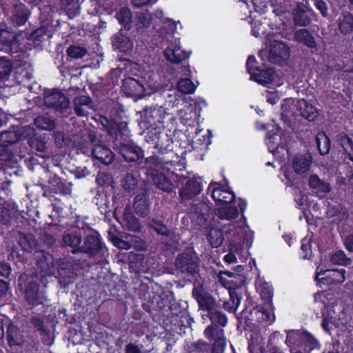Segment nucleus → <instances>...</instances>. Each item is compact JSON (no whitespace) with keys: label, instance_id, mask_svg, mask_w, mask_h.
<instances>
[{"label":"nucleus","instance_id":"obj_1","mask_svg":"<svg viewBox=\"0 0 353 353\" xmlns=\"http://www.w3.org/2000/svg\"><path fill=\"white\" fill-rule=\"evenodd\" d=\"M163 15L161 10H158L155 13L154 17H152L150 14H141L139 17V21L136 26L137 28L148 27L153 21L155 23H157V20L158 19L162 23L160 34L169 42L168 46L164 50L165 59L172 63H180L188 59L190 54L182 48L179 38L174 37L179 22H176L170 19L163 18Z\"/></svg>","mask_w":353,"mask_h":353},{"label":"nucleus","instance_id":"obj_2","mask_svg":"<svg viewBox=\"0 0 353 353\" xmlns=\"http://www.w3.org/2000/svg\"><path fill=\"white\" fill-rule=\"evenodd\" d=\"M168 115L162 105H153L145 108L141 116V124L148 130L147 141L151 142L154 148L162 152L169 150L172 143L168 136L161 132L164 119Z\"/></svg>","mask_w":353,"mask_h":353},{"label":"nucleus","instance_id":"obj_3","mask_svg":"<svg viewBox=\"0 0 353 353\" xmlns=\"http://www.w3.org/2000/svg\"><path fill=\"white\" fill-rule=\"evenodd\" d=\"M275 17H279V23L276 25L272 24L270 26L272 30H275L276 34H271L268 33L265 36V48L263 49L259 52V56L261 59L283 65L287 63L290 57V50L288 47L278 39L277 34L281 33V31L284 29L285 23L289 21L286 12L283 10L281 5L273 10Z\"/></svg>","mask_w":353,"mask_h":353},{"label":"nucleus","instance_id":"obj_4","mask_svg":"<svg viewBox=\"0 0 353 353\" xmlns=\"http://www.w3.org/2000/svg\"><path fill=\"white\" fill-rule=\"evenodd\" d=\"M124 65L134 75L141 76L143 79L142 81L133 78L125 79L123 83L122 89L126 95L141 99L163 89L162 85L153 75L141 70L139 64L125 61Z\"/></svg>","mask_w":353,"mask_h":353},{"label":"nucleus","instance_id":"obj_5","mask_svg":"<svg viewBox=\"0 0 353 353\" xmlns=\"http://www.w3.org/2000/svg\"><path fill=\"white\" fill-rule=\"evenodd\" d=\"M208 190L218 206L216 214L221 219L230 220L236 218L239 214L238 207L241 212L245 209L246 203L245 201L235 199L234 194L227 187L223 186L218 183H211Z\"/></svg>","mask_w":353,"mask_h":353},{"label":"nucleus","instance_id":"obj_6","mask_svg":"<svg viewBox=\"0 0 353 353\" xmlns=\"http://www.w3.org/2000/svg\"><path fill=\"white\" fill-rule=\"evenodd\" d=\"M258 128L268 130L265 143L269 152L279 161H285L289 156L288 145L291 140L290 134L281 130L274 123L262 124Z\"/></svg>","mask_w":353,"mask_h":353},{"label":"nucleus","instance_id":"obj_7","mask_svg":"<svg viewBox=\"0 0 353 353\" xmlns=\"http://www.w3.org/2000/svg\"><path fill=\"white\" fill-rule=\"evenodd\" d=\"M173 163L163 161L156 157H151L146 160V172L148 180L151 181L158 188L164 192H172L173 185L165 176V172H173Z\"/></svg>","mask_w":353,"mask_h":353},{"label":"nucleus","instance_id":"obj_8","mask_svg":"<svg viewBox=\"0 0 353 353\" xmlns=\"http://www.w3.org/2000/svg\"><path fill=\"white\" fill-rule=\"evenodd\" d=\"M256 63L255 57L249 56L247 60V70L251 80L263 85L272 84L279 87L283 84L282 77L272 68L261 69Z\"/></svg>","mask_w":353,"mask_h":353},{"label":"nucleus","instance_id":"obj_9","mask_svg":"<svg viewBox=\"0 0 353 353\" xmlns=\"http://www.w3.org/2000/svg\"><path fill=\"white\" fill-rule=\"evenodd\" d=\"M37 276L28 277L27 274H23L19 279V285L24 289L27 301L32 305L43 304L46 300L43 289L39 288L35 283Z\"/></svg>","mask_w":353,"mask_h":353},{"label":"nucleus","instance_id":"obj_10","mask_svg":"<svg viewBox=\"0 0 353 353\" xmlns=\"http://www.w3.org/2000/svg\"><path fill=\"white\" fill-rule=\"evenodd\" d=\"M246 6L250 8L251 3L254 10H250V18L251 21L250 23L252 24V34L254 37H259L263 34L264 27L262 26L261 21L263 19L261 15L265 14L268 10L267 2L264 0H242Z\"/></svg>","mask_w":353,"mask_h":353},{"label":"nucleus","instance_id":"obj_11","mask_svg":"<svg viewBox=\"0 0 353 353\" xmlns=\"http://www.w3.org/2000/svg\"><path fill=\"white\" fill-rule=\"evenodd\" d=\"M345 270L343 268L323 270L318 267L316 281L320 287L341 283L345 280Z\"/></svg>","mask_w":353,"mask_h":353},{"label":"nucleus","instance_id":"obj_12","mask_svg":"<svg viewBox=\"0 0 353 353\" xmlns=\"http://www.w3.org/2000/svg\"><path fill=\"white\" fill-rule=\"evenodd\" d=\"M323 321L322 327L327 332L330 331V325H334L335 327H340L343 323L341 321L345 316L343 308L341 305H333L331 307L327 306L322 312Z\"/></svg>","mask_w":353,"mask_h":353},{"label":"nucleus","instance_id":"obj_13","mask_svg":"<svg viewBox=\"0 0 353 353\" xmlns=\"http://www.w3.org/2000/svg\"><path fill=\"white\" fill-rule=\"evenodd\" d=\"M201 105H205V101L203 100H201L199 102L194 101L180 110L179 115L181 122L183 125H190L192 121L198 120L200 116Z\"/></svg>","mask_w":353,"mask_h":353},{"label":"nucleus","instance_id":"obj_14","mask_svg":"<svg viewBox=\"0 0 353 353\" xmlns=\"http://www.w3.org/2000/svg\"><path fill=\"white\" fill-rule=\"evenodd\" d=\"M205 336L214 340L212 353H223L226 342L223 336V330L215 325L208 327L204 332Z\"/></svg>","mask_w":353,"mask_h":353},{"label":"nucleus","instance_id":"obj_15","mask_svg":"<svg viewBox=\"0 0 353 353\" xmlns=\"http://www.w3.org/2000/svg\"><path fill=\"white\" fill-rule=\"evenodd\" d=\"M179 73L181 77L177 83V90L182 94H192L196 85L192 81V72L189 65L181 67Z\"/></svg>","mask_w":353,"mask_h":353},{"label":"nucleus","instance_id":"obj_16","mask_svg":"<svg viewBox=\"0 0 353 353\" xmlns=\"http://www.w3.org/2000/svg\"><path fill=\"white\" fill-rule=\"evenodd\" d=\"M314 14V11L303 3H299L294 11V23L296 26H307L310 24L311 17Z\"/></svg>","mask_w":353,"mask_h":353},{"label":"nucleus","instance_id":"obj_17","mask_svg":"<svg viewBox=\"0 0 353 353\" xmlns=\"http://www.w3.org/2000/svg\"><path fill=\"white\" fill-rule=\"evenodd\" d=\"M44 100L46 105L57 109L66 108L69 104L67 97L57 90L46 92Z\"/></svg>","mask_w":353,"mask_h":353},{"label":"nucleus","instance_id":"obj_18","mask_svg":"<svg viewBox=\"0 0 353 353\" xmlns=\"http://www.w3.org/2000/svg\"><path fill=\"white\" fill-rule=\"evenodd\" d=\"M176 266L181 272H186L191 274L195 273L198 268L196 260L186 253H183L177 257Z\"/></svg>","mask_w":353,"mask_h":353},{"label":"nucleus","instance_id":"obj_19","mask_svg":"<svg viewBox=\"0 0 353 353\" xmlns=\"http://www.w3.org/2000/svg\"><path fill=\"white\" fill-rule=\"evenodd\" d=\"M193 295L196 298L201 310L208 312L207 315L215 310L216 303L214 299L206 292L194 290Z\"/></svg>","mask_w":353,"mask_h":353},{"label":"nucleus","instance_id":"obj_20","mask_svg":"<svg viewBox=\"0 0 353 353\" xmlns=\"http://www.w3.org/2000/svg\"><path fill=\"white\" fill-rule=\"evenodd\" d=\"M312 163V157L310 154H299L292 159V168L297 174H303L307 172Z\"/></svg>","mask_w":353,"mask_h":353},{"label":"nucleus","instance_id":"obj_21","mask_svg":"<svg viewBox=\"0 0 353 353\" xmlns=\"http://www.w3.org/2000/svg\"><path fill=\"white\" fill-rule=\"evenodd\" d=\"M201 191V182L200 179L194 178L188 181L185 186L180 191L182 199L187 200L199 194Z\"/></svg>","mask_w":353,"mask_h":353},{"label":"nucleus","instance_id":"obj_22","mask_svg":"<svg viewBox=\"0 0 353 353\" xmlns=\"http://www.w3.org/2000/svg\"><path fill=\"white\" fill-rule=\"evenodd\" d=\"M27 336L13 324H10L7 330V339L10 346L22 345Z\"/></svg>","mask_w":353,"mask_h":353},{"label":"nucleus","instance_id":"obj_23","mask_svg":"<svg viewBox=\"0 0 353 353\" xmlns=\"http://www.w3.org/2000/svg\"><path fill=\"white\" fill-rule=\"evenodd\" d=\"M257 320L261 323H267L270 325L275 321L274 307L270 301L265 303V307L255 311Z\"/></svg>","mask_w":353,"mask_h":353},{"label":"nucleus","instance_id":"obj_24","mask_svg":"<svg viewBox=\"0 0 353 353\" xmlns=\"http://www.w3.org/2000/svg\"><path fill=\"white\" fill-rule=\"evenodd\" d=\"M92 156L104 165L110 164L114 159V155L110 149L100 145L93 148Z\"/></svg>","mask_w":353,"mask_h":353},{"label":"nucleus","instance_id":"obj_25","mask_svg":"<svg viewBox=\"0 0 353 353\" xmlns=\"http://www.w3.org/2000/svg\"><path fill=\"white\" fill-rule=\"evenodd\" d=\"M298 110L301 116L309 121H313L318 115L316 108L304 99L296 100Z\"/></svg>","mask_w":353,"mask_h":353},{"label":"nucleus","instance_id":"obj_26","mask_svg":"<svg viewBox=\"0 0 353 353\" xmlns=\"http://www.w3.org/2000/svg\"><path fill=\"white\" fill-rule=\"evenodd\" d=\"M92 101L86 96L77 97L74 100V110L77 115L85 117L92 110Z\"/></svg>","mask_w":353,"mask_h":353},{"label":"nucleus","instance_id":"obj_27","mask_svg":"<svg viewBox=\"0 0 353 353\" xmlns=\"http://www.w3.org/2000/svg\"><path fill=\"white\" fill-rule=\"evenodd\" d=\"M113 47L120 52L128 53L133 49L132 41L126 35L119 34L112 42Z\"/></svg>","mask_w":353,"mask_h":353},{"label":"nucleus","instance_id":"obj_28","mask_svg":"<svg viewBox=\"0 0 353 353\" xmlns=\"http://www.w3.org/2000/svg\"><path fill=\"white\" fill-rule=\"evenodd\" d=\"M120 153L128 161H135L142 154L139 148L129 144H123L120 147Z\"/></svg>","mask_w":353,"mask_h":353},{"label":"nucleus","instance_id":"obj_29","mask_svg":"<svg viewBox=\"0 0 353 353\" xmlns=\"http://www.w3.org/2000/svg\"><path fill=\"white\" fill-rule=\"evenodd\" d=\"M304 332L300 330L287 331L285 343L290 347L291 352L296 347L302 345V336Z\"/></svg>","mask_w":353,"mask_h":353},{"label":"nucleus","instance_id":"obj_30","mask_svg":"<svg viewBox=\"0 0 353 353\" xmlns=\"http://www.w3.org/2000/svg\"><path fill=\"white\" fill-rule=\"evenodd\" d=\"M101 246L99 237L97 235H90L86 238L84 245L81 248V250L83 252L94 254L100 249Z\"/></svg>","mask_w":353,"mask_h":353},{"label":"nucleus","instance_id":"obj_31","mask_svg":"<svg viewBox=\"0 0 353 353\" xmlns=\"http://www.w3.org/2000/svg\"><path fill=\"white\" fill-rule=\"evenodd\" d=\"M19 244L26 252H30L37 246V241L32 234H19Z\"/></svg>","mask_w":353,"mask_h":353},{"label":"nucleus","instance_id":"obj_32","mask_svg":"<svg viewBox=\"0 0 353 353\" xmlns=\"http://www.w3.org/2000/svg\"><path fill=\"white\" fill-rule=\"evenodd\" d=\"M256 288L261 294V298L265 301V303L269 301L272 303V298L273 292L272 287L269 283L259 279L256 281Z\"/></svg>","mask_w":353,"mask_h":353},{"label":"nucleus","instance_id":"obj_33","mask_svg":"<svg viewBox=\"0 0 353 353\" xmlns=\"http://www.w3.org/2000/svg\"><path fill=\"white\" fill-rule=\"evenodd\" d=\"M22 37L21 34H18L15 37L12 36L10 33L5 30L0 31V41L11 47L12 50L17 51V43L20 39Z\"/></svg>","mask_w":353,"mask_h":353},{"label":"nucleus","instance_id":"obj_34","mask_svg":"<svg viewBox=\"0 0 353 353\" xmlns=\"http://www.w3.org/2000/svg\"><path fill=\"white\" fill-rule=\"evenodd\" d=\"M122 224L124 228L132 232H139L141 230V225L137 218L128 210L123 214Z\"/></svg>","mask_w":353,"mask_h":353},{"label":"nucleus","instance_id":"obj_35","mask_svg":"<svg viewBox=\"0 0 353 353\" xmlns=\"http://www.w3.org/2000/svg\"><path fill=\"white\" fill-rule=\"evenodd\" d=\"M206 238L213 248H219L223 241V233L216 228H210L206 234Z\"/></svg>","mask_w":353,"mask_h":353},{"label":"nucleus","instance_id":"obj_36","mask_svg":"<svg viewBox=\"0 0 353 353\" xmlns=\"http://www.w3.org/2000/svg\"><path fill=\"white\" fill-rule=\"evenodd\" d=\"M243 250V247L241 243H233L231 245L230 252L227 254L223 260L228 264L234 263L237 262V256H241Z\"/></svg>","mask_w":353,"mask_h":353},{"label":"nucleus","instance_id":"obj_37","mask_svg":"<svg viewBox=\"0 0 353 353\" xmlns=\"http://www.w3.org/2000/svg\"><path fill=\"white\" fill-rule=\"evenodd\" d=\"M163 97L166 103L172 107L177 106L181 101H183L185 99L181 94L178 93L174 90L163 91Z\"/></svg>","mask_w":353,"mask_h":353},{"label":"nucleus","instance_id":"obj_38","mask_svg":"<svg viewBox=\"0 0 353 353\" xmlns=\"http://www.w3.org/2000/svg\"><path fill=\"white\" fill-rule=\"evenodd\" d=\"M238 234H241L244 238L247 245L250 246L254 236V233L247 225L245 219H242L236 226Z\"/></svg>","mask_w":353,"mask_h":353},{"label":"nucleus","instance_id":"obj_39","mask_svg":"<svg viewBox=\"0 0 353 353\" xmlns=\"http://www.w3.org/2000/svg\"><path fill=\"white\" fill-rule=\"evenodd\" d=\"M295 39L299 42L304 43L307 47L313 48L316 46L314 37L305 29H301L295 32Z\"/></svg>","mask_w":353,"mask_h":353},{"label":"nucleus","instance_id":"obj_40","mask_svg":"<svg viewBox=\"0 0 353 353\" xmlns=\"http://www.w3.org/2000/svg\"><path fill=\"white\" fill-rule=\"evenodd\" d=\"M28 19V11L24 5H17L14 9L12 21L17 25L24 24Z\"/></svg>","mask_w":353,"mask_h":353},{"label":"nucleus","instance_id":"obj_41","mask_svg":"<svg viewBox=\"0 0 353 353\" xmlns=\"http://www.w3.org/2000/svg\"><path fill=\"white\" fill-rule=\"evenodd\" d=\"M117 18L119 23L127 30L130 29L132 23V12L129 8H121L117 14Z\"/></svg>","mask_w":353,"mask_h":353},{"label":"nucleus","instance_id":"obj_42","mask_svg":"<svg viewBox=\"0 0 353 353\" xmlns=\"http://www.w3.org/2000/svg\"><path fill=\"white\" fill-rule=\"evenodd\" d=\"M21 139L17 131L3 132L0 134V146L6 147Z\"/></svg>","mask_w":353,"mask_h":353},{"label":"nucleus","instance_id":"obj_43","mask_svg":"<svg viewBox=\"0 0 353 353\" xmlns=\"http://www.w3.org/2000/svg\"><path fill=\"white\" fill-rule=\"evenodd\" d=\"M339 30L344 34L353 32V17L349 14H343L339 19Z\"/></svg>","mask_w":353,"mask_h":353},{"label":"nucleus","instance_id":"obj_44","mask_svg":"<svg viewBox=\"0 0 353 353\" xmlns=\"http://www.w3.org/2000/svg\"><path fill=\"white\" fill-rule=\"evenodd\" d=\"M310 188L319 192H328L330 190L328 183L322 181L316 175H312L309 180Z\"/></svg>","mask_w":353,"mask_h":353},{"label":"nucleus","instance_id":"obj_45","mask_svg":"<svg viewBox=\"0 0 353 353\" xmlns=\"http://www.w3.org/2000/svg\"><path fill=\"white\" fill-rule=\"evenodd\" d=\"M236 277L235 274L229 272H221L219 275V280L220 283L225 288L230 290H234L233 287L234 279Z\"/></svg>","mask_w":353,"mask_h":353},{"label":"nucleus","instance_id":"obj_46","mask_svg":"<svg viewBox=\"0 0 353 353\" xmlns=\"http://www.w3.org/2000/svg\"><path fill=\"white\" fill-rule=\"evenodd\" d=\"M316 143L321 154H325L328 152L330 150V141L325 133L320 132L317 134L316 136Z\"/></svg>","mask_w":353,"mask_h":353},{"label":"nucleus","instance_id":"obj_47","mask_svg":"<svg viewBox=\"0 0 353 353\" xmlns=\"http://www.w3.org/2000/svg\"><path fill=\"white\" fill-rule=\"evenodd\" d=\"M134 210L137 214L141 216H146L148 213V207L145 196H137L134 203Z\"/></svg>","mask_w":353,"mask_h":353},{"label":"nucleus","instance_id":"obj_48","mask_svg":"<svg viewBox=\"0 0 353 353\" xmlns=\"http://www.w3.org/2000/svg\"><path fill=\"white\" fill-rule=\"evenodd\" d=\"M229 294L230 301L225 302L223 303V307L230 312H234L237 310L241 301L234 290L229 291Z\"/></svg>","mask_w":353,"mask_h":353},{"label":"nucleus","instance_id":"obj_49","mask_svg":"<svg viewBox=\"0 0 353 353\" xmlns=\"http://www.w3.org/2000/svg\"><path fill=\"white\" fill-rule=\"evenodd\" d=\"M36 126L41 130H51L54 128V122L48 117H38L34 119Z\"/></svg>","mask_w":353,"mask_h":353},{"label":"nucleus","instance_id":"obj_50","mask_svg":"<svg viewBox=\"0 0 353 353\" xmlns=\"http://www.w3.org/2000/svg\"><path fill=\"white\" fill-rule=\"evenodd\" d=\"M295 201L296 202L297 205L299 206L300 208L303 210V212L305 216V219L308 222L310 216L309 214L307 212V208H310L311 203H308V199L306 195L303 194L301 192H300L299 194H297L295 197Z\"/></svg>","mask_w":353,"mask_h":353},{"label":"nucleus","instance_id":"obj_51","mask_svg":"<svg viewBox=\"0 0 353 353\" xmlns=\"http://www.w3.org/2000/svg\"><path fill=\"white\" fill-rule=\"evenodd\" d=\"M12 70L10 61L5 58L0 57V81L6 80Z\"/></svg>","mask_w":353,"mask_h":353},{"label":"nucleus","instance_id":"obj_52","mask_svg":"<svg viewBox=\"0 0 353 353\" xmlns=\"http://www.w3.org/2000/svg\"><path fill=\"white\" fill-rule=\"evenodd\" d=\"M301 250V255L303 259H308L312 256L311 238L305 237L302 240Z\"/></svg>","mask_w":353,"mask_h":353},{"label":"nucleus","instance_id":"obj_53","mask_svg":"<svg viewBox=\"0 0 353 353\" xmlns=\"http://www.w3.org/2000/svg\"><path fill=\"white\" fill-rule=\"evenodd\" d=\"M341 144L348 155L349 159L353 161V143L351 139L346 135H342L341 137Z\"/></svg>","mask_w":353,"mask_h":353},{"label":"nucleus","instance_id":"obj_54","mask_svg":"<svg viewBox=\"0 0 353 353\" xmlns=\"http://www.w3.org/2000/svg\"><path fill=\"white\" fill-rule=\"evenodd\" d=\"M332 263L337 265H346L350 263V259L345 256L343 251H336L330 256Z\"/></svg>","mask_w":353,"mask_h":353},{"label":"nucleus","instance_id":"obj_55","mask_svg":"<svg viewBox=\"0 0 353 353\" xmlns=\"http://www.w3.org/2000/svg\"><path fill=\"white\" fill-rule=\"evenodd\" d=\"M67 52L68 56L73 59H80L86 54L87 50L82 46H72L68 49Z\"/></svg>","mask_w":353,"mask_h":353},{"label":"nucleus","instance_id":"obj_56","mask_svg":"<svg viewBox=\"0 0 353 353\" xmlns=\"http://www.w3.org/2000/svg\"><path fill=\"white\" fill-rule=\"evenodd\" d=\"M17 132L19 133V136L21 137V139L29 138V144L30 145H33V137L35 132L33 127L30 125L23 126L19 130H18Z\"/></svg>","mask_w":353,"mask_h":353},{"label":"nucleus","instance_id":"obj_57","mask_svg":"<svg viewBox=\"0 0 353 353\" xmlns=\"http://www.w3.org/2000/svg\"><path fill=\"white\" fill-rule=\"evenodd\" d=\"M63 241L65 245L76 248L79 245L81 239L77 234H68L63 236Z\"/></svg>","mask_w":353,"mask_h":353},{"label":"nucleus","instance_id":"obj_58","mask_svg":"<svg viewBox=\"0 0 353 353\" xmlns=\"http://www.w3.org/2000/svg\"><path fill=\"white\" fill-rule=\"evenodd\" d=\"M208 316L210 317L212 323H218L221 326H225L227 324L228 319L225 315L221 314L219 312H217L215 310L210 313V314Z\"/></svg>","mask_w":353,"mask_h":353},{"label":"nucleus","instance_id":"obj_59","mask_svg":"<svg viewBox=\"0 0 353 353\" xmlns=\"http://www.w3.org/2000/svg\"><path fill=\"white\" fill-rule=\"evenodd\" d=\"M61 3L68 7V14L75 16L79 13V0H61Z\"/></svg>","mask_w":353,"mask_h":353},{"label":"nucleus","instance_id":"obj_60","mask_svg":"<svg viewBox=\"0 0 353 353\" xmlns=\"http://www.w3.org/2000/svg\"><path fill=\"white\" fill-rule=\"evenodd\" d=\"M302 337V345L307 347L310 350L319 347L317 341L310 333L305 332Z\"/></svg>","mask_w":353,"mask_h":353},{"label":"nucleus","instance_id":"obj_61","mask_svg":"<svg viewBox=\"0 0 353 353\" xmlns=\"http://www.w3.org/2000/svg\"><path fill=\"white\" fill-rule=\"evenodd\" d=\"M295 108L298 110L296 100H294L293 99H285L281 106L283 110L282 114H288L290 112H294Z\"/></svg>","mask_w":353,"mask_h":353},{"label":"nucleus","instance_id":"obj_62","mask_svg":"<svg viewBox=\"0 0 353 353\" xmlns=\"http://www.w3.org/2000/svg\"><path fill=\"white\" fill-rule=\"evenodd\" d=\"M150 226L155 230L158 234L161 235H167L168 230L165 225L161 222L152 219L149 222Z\"/></svg>","mask_w":353,"mask_h":353},{"label":"nucleus","instance_id":"obj_63","mask_svg":"<svg viewBox=\"0 0 353 353\" xmlns=\"http://www.w3.org/2000/svg\"><path fill=\"white\" fill-rule=\"evenodd\" d=\"M112 242L114 246L121 250H130L132 248V245L130 242L121 239L117 236L112 238Z\"/></svg>","mask_w":353,"mask_h":353},{"label":"nucleus","instance_id":"obj_64","mask_svg":"<svg viewBox=\"0 0 353 353\" xmlns=\"http://www.w3.org/2000/svg\"><path fill=\"white\" fill-rule=\"evenodd\" d=\"M130 243L132 245V248H134V249L137 250H144L146 249V244L139 237L136 236H132Z\"/></svg>","mask_w":353,"mask_h":353}]
</instances>
